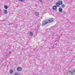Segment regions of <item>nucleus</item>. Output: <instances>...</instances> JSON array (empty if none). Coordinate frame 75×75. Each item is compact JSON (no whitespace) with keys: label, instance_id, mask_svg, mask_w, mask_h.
I'll return each instance as SVG.
<instances>
[{"label":"nucleus","instance_id":"f257e3e1","mask_svg":"<svg viewBox=\"0 0 75 75\" xmlns=\"http://www.w3.org/2000/svg\"><path fill=\"white\" fill-rule=\"evenodd\" d=\"M46 21L48 23H52V22H53V21H54V20H53L52 18H51L49 20L46 19Z\"/></svg>","mask_w":75,"mask_h":75},{"label":"nucleus","instance_id":"f03ea898","mask_svg":"<svg viewBox=\"0 0 75 75\" xmlns=\"http://www.w3.org/2000/svg\"><path fill=\"white\" fill-rule=\"evenodd\" d=\"M48 22L46 20L43 23L42 25V26H44V25H45L47 24H48Z\"/></svg>","mask_w":75,"mask_h":75},{"label":"nucleus","instance_id":"7ed1b4c3","mask_svg":"<svg viewBox=\"0 0 75 75\" xmlns=\"http://www.w3.org/2000/svg\"><path fill=\"white\" fill-rule=\"evenodd\" d=\"M17 69L18 71H22V68L21 67H18L17 68Z\"/></svg>","mask_w":75,"mask_h":75},{"label":"nucleus","instance_id":"20e7f679","mask_svg":"<svg viewBox=\"0 0 75 75\" xmlns=\"http://www.w3.org/2000/svg\"><path fill=\"white\" fill-rule=\"evenodd\" d=\"M57 7L56 6L54 5L53 7V10H55V11H57Z\"/></svg>","mask_w":75,"mask_h":75},{"label":"nucleus","instance_id":"39448f33","mask_svg":"<svg viewBox=\"0 0 75 75\" xmlns=\"http://www.w3.org/2000/svg\"><path fill=\"white\" fill-rule=\"evenodd\" d=\"M58 3L60 5H61V4H62V1H58Z\"/></svg>","mask_w":75,"mask_h":75},{"label":"nucleus","instance_id":"423d86ee","mask_svg":"<svg viewBox=\"0 0 75 75\" xmlns=\"http://www.w3.org/2000/svg\"><path fill=\"white\" fill-rule=\"evenodd\" d=\"M59 12L62 13V8H59Z\"/></svg>","mask_w":75,"mask_h":75},{"label":"nucleus","instance_id":"0eeeda50","mask_svg":"<svg viewBox=\"0 0 75 75\" xmlns=\"http://www.w3.org/2000/svg\"><path fill=\"white\" fill-rule=\"evenodd\" d=\"M35 16H39V12H36L35 13Z\"/></svg>","mask_w":75,"mask_h":75},{"label":"nucleus","instance_id":"6e6552de","mask_svg":"<svg viewBox=\"0 0 75 75\" xmlns=\"http://www.w3.org/2000/svg\"><path fill=\"white\" fill-rule=\"evenodd\" d=\"M56 6L57 7H59L60 6V5L59 4L58 2L56 3Z\"/></svg>","mask_w":75,"mask_h":75},{"label":"nucleus","instance_id":"1a4fd4ad","mask_svg":"<svg viewBox=\"0 0 75 75\" xmlns=\"http://www.w3.org/2000/svg\"><path fill=\"white\" fill-rule=\"evenodd\" d=\"M13 72V71H12V70H10L9 71V73L10 74H12Z\"/></svg>","mask_w":75,"mask_h":75},{"label":"nucleus","instance_id":"9d476101","mask_svg":"<svg viewBox=\"0 0 75 75\" xmlns=\"http://www.w3.org/2000/svg\"><path fill=\"white\" fill-rule=\"evenodd\" d=\"M4 8H5V9H7V8H8V6L7 5H4Z\"/></svg>","mask_w":75,"mask_h":75},{"label":"nucleus","instance_id":"9b49d317","mask_svg":"<svg viewBox=\"0 0 75 75\" xmlns=\"http://www.w3.org/2000/svg\"><path fill=\"white\" fill-rule=\"evenodd\" d=\"M4 14H7V11L6 10H5V11H4Z\"/></svg>","mask_w":75,"mask_h":75},{"label":"nucleus","instance_id":"f8f14e48","mask_svg":"<svg viewBox=\"0 0 75 75\" xmlns=\"http://www.w3.org/2000/svg\"><path fill=\"white\" fill-rule=\"evenodd\" d=\"M33 35V32H30L29 33V35L30 36H32Z\"/></svg>","mask_w":75,"mask_h":75},{"label":"nucleus","instance_id":"ddd939ff","mask_svg":"<svg viewBox=\"0 0 75 75\" xmlns=\"http://www.w3.org/2000/svg\"><path fill=\"white\" fill-rule=\"evenodd\" d=\"M61 6L62 8H64V7H65V4H62Z\"/></svg>","mask_w":75,"mask_h":75},{"label":"nucleus","instance_id":"4468645a","mask_svg":"<svg viewBox=\"0 0 75 75\" xmlns=\"http://www.w3.org/2000/svg\"><path fill=\"white\" fill-rule=\"evenodd\" d=\"M25 1V0H19V1H21V2H24Z\"/></svg>","mask_w":75,"mask_h":75},{"label":"nucleus","instance_id":"2eb2a0df","mask_svg":"<svg viewBox=\"0 0 75 75\" xmlns=\"http://www.w3.org/2000/svg\"><path fill=\"white\" fill-rule=\"evenodd\" d=\"M70 73V74H71V75H73V74L72 73H73V71H69Z\"/></svg>","mask_w":75,"mask_h":75},{"label":"nucleus","instance_id":"dca6fc26","mask_svg":"<svg viewBox=\"0 0 75 75\" xmlns=\"http://www.w3.org/2000/svg\"><path fill=\"white\" fill-rule=\"evenodd\" d=\"M62 13H66L65 11H62Z\"/></svg>","mask_w":75,"mask_h":75},{"label":"nucleus","instance_id":"f3484780","mask_svg":"<svg viewBox=\"0 0 75 75\" xmlns=\"http://www.w3.org/2000/svg\"><path fill=\"white\" fill-rule=\"evenodd\" d=\"M18 73H16L15 74V75H18Z\"/></svg>","mask_w":75,"mask_h":75},{"label":"nucleus","instance_id":"a211bd4d","mask_svg":"<svg viewBox=\"0 0 75 75\" xmlns=\"http://www.w3.org/2000/svg\"><path fill=\"white\" fill-rule=\"evenodd\" d=\"M9 25H11V24H13V23H9Z\"/></svg>","mask_w":75,"mask_h":75},{"label":"nucleus","instance_id":"6ab92c4d","mask_svg":"<svg viewBox=\"0 0 75 75\" xmlns=\"http://www.w3.org/2000/svg\"><path fill=\"white\" fill-rule=\"evenodd\" d=\"M74 72H75V70H73V73H74Z\"/></svg>","mask_w":75,"mask_h":75},{"label":"nucleus","instance_id":"aec40b11","mask_svg":"<svg viewBox=\"0 0 75 75\" xmlns=\"http://www.w3.org/2000/svg\"><path fill=\"white\" fill-rule=\"evenodd\" d=\"M40 2H42V0H39Z\"/></svg>","mask_w":75,"mask_h":75},{"label":"nucleus","instance_id":"412c9836","mask_svg":"<svg viewBox=\"0 0 75 75\" xmlns=\"http://www.w3.org/2000/svg\"><path fill=\"white\" fill-rule=\"evenodd\" d=\"M35 6H37V4H36L35 5Z\"/></svg>","mask_w":75,"mask_h":75}]
</instances>
